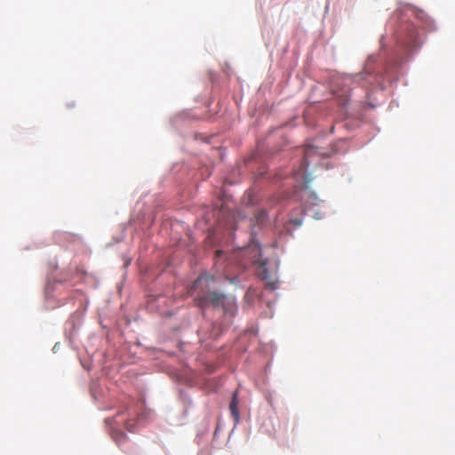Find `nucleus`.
I'll return each mask as SVG.
<instances>
[{
  "label": "nucleus",
  "mask_w": 455,
  "mask_h": 455,
  "mask_svg": "<svg viewBox=\"0 0 455 455\" xmlns=\"http://www.w3.org/2000/svg\"><path fill=\"white\" fill-rule=\"evenodd\" d=\"M231 416L235 423L239 422V410H238V392L235 391L232 395V400L229 405Z\"/></svg>",
  "instance_id": "2"
},
{
  "label": "nucleus",
  "mask_w": 455,
  "mask_h": 455,
  "mask_svg": "<svg viewBox=\"0 0 455 455\" xmlns=\"http://www.w3.org/2000/svg\"><path fill=\"white\" fill-rule=\"evenodd\" d=\"M258 275L262 280H267V279L268 273H267V269L266 262L265 261H259V267H258Z\"/></svg>",
  "instance_id": "4"
},
{
  "label": "nucleus",
  "mask_w": 455,
  "mask_h": 455,
  "mask_svg": "<svg viewBox=\"0 0 455 455\" xmlns=\"http://www.w3.org/2000/svg\"><path fill=\"white\" fill-rule=\"evenodd\" d=\"M265 217H266L265 215H262V216H259L258 218H259V220H262V219H264Z\"/></svg>",
  "instance_id": "11"
},
{
  "label": "nucleus",
  "mask_w": 455,
  "mask_h": 455,
  "mask_svg": "<svg viewBox=\"0 0 455 455\" xmlns=\"http://www.w3.org/2000/svg\"><path fill=\"white\" fill-rule=\"evenodd\" d=\"M112 420H113V419H106V422H107V423H108V422H110V421H112Z\"/></svg>",
  "instance_id": "9"
},
{
  "label": "nucleus",
  "mask_w": 455,
  "mask_h": 455,
  "mask_svg": "<svg viewBox=\"0 0 455 455\" xmlns=\"http://www.w3.org/2000/svg\"><path fill=\"white\" fill-rule=\"evenodd\" d=\"M127 455H140V451L136 448H131L124 451Z\"/></svg>",
  "instance_id": "7"
},
{
  "label": "nucleus",
  "mask_w": 455,
  "mask_h": 455,
  "mask_svg": "<svg viewBox=\"0 0 455 455\" xmlns=\"http://www.w3.org/2000/svg\"><path fill=\"white\" fill-rule=\"evenodd\" d=\"M124 414H126L128 419L125 420L124 422V427L130 431V432H132L133 431V427L135 426V421L133 419V418L136 416V412L135 411H131L130 410H125V411H120L118 412L116 417V418H119L121 415H124Z\"/></svg>",
  "instance_id": "3"
},
{
  "label": "nucleus",
  "mask_w": 455,
  "mask_h": 455,
  "mask_svg": "<svg viewBox=\"0 0 455 455\" xmlns=\"http://www.w3.org/2000/svg\"><path fill=\"white\" fill-rule=\"evenodd\" d=\"M290 222L294 226L299 227L302 224V220L299 218H291Z\"/></svg>",
  "instance_id": "6"
},
{
  "label": "nucleus",
  "mask_w": 455,
  "mask_h": 455,
  "mask_svg": "<svg viewBox=\"0 0 455 455\" xmlns=\"http://www.w3.org/2000/svg\"><path fill=\"white\" fill-rule=\"evenodd\" d=\"M215 279L209 274L201 275L193 283L190 290L191 296L195 297L196 304L200 307H205L212 304L214 307H221L225 312L235 314L236 306L234 299L227 298L222 293L212 290Z\"/></svg>",
  "instance_id": "1"
},
{
  "label": "nucleus",
  "mask_w": 455,
  "mask_h": 455,
  "mask_svg": "<svg viewBox=\"0 0 455 455\" xmlns=\"http://www.w3.org/2000/svg\"><path fill=\"white\" fill-rule=\"evenodd\" d=\"M361 76H362V75H356V76H355V78H356V79H359V78H361Z\"/></svg>",
  "instance_id": "10"
},
{
  "label": "nucleus",
  "mask_w": 455,
  "mask_h": 455,
  "mask_svg": "<svg viewBox=\"0 0 455 455\" xmlns=\"http://www.w3.org/2000/svg\"><path fill=\"white\" fill-rule=\"evenodd\" d=\"M220 253H221V251H217V255H218V256H219Z\"/></svg>",
  "instance_id": "12"
},
{
  "label": "nucleus",
  "mask_w": 455,
  "mask_h": 455,
  "mask_svg": "<svg viewBox=\"0 0 455 455\" xmlns=\"http://www.w3.org/2000/svg\"><path fill=\"white\" fill-rule=\"evenodd\" d=\"M270 285H271L272 289H275L276 288L275 283H270Z\"/></svg>",
  "instance_id": "8"
},
{
  "label": "nucleus",
  "mask_w": 455,
  "mask_h": 455,
  "mask_svg": "<svg viewBox=\"0 0 455 455\" xmlns=\"http://www.w3.org/2000/svg\"><path fill=\"white\" fill-rule=\"evenodd\" d=\"M112 437L117 443H120L122 441L127 438V435L124 432L118 430L113 432Z\"/></svg>",
  "instance_id": "5"
}]
</instances>
